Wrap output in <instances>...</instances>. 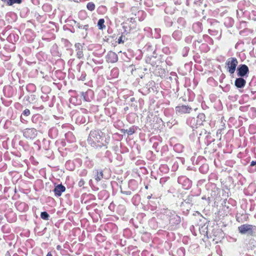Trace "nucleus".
I'll use <instances>...</instances> for the list:
<instances>
[{"label":"nucleus","instance_id":"nucleus-19","mask_svg":"<svg viewBox=\"0 0 256 256\" xmlns=\"http://www.w3.org/2000/svg\"><path fill=\"white\" fill-rule=\"evenodd\" d=\"M123 38V36H120L119 38L118 39V42L119 44H120V43H124V40H122Z\"/></svg>","mask_w":256,"mask_h":256},{"label":"nucleus","instance_id":"nucleus-20","mask_svg":"<svg viewBox=\"0 0 256 256\" xmlns=\"http://www.w3.org/2000/svg\"><path fill=\"white\" fill-rule=\"evenodd\" d=\"M256 161H252L251 162H250V166H256Z\"/></svg>","mask_w":256,"mask_h":256},{"label":"nucleus","instance_id":"nucleus-13","mask_svg":"<svg viewBox=\"0 0 256 256\" xmlns=\"http://www.w3.org/2000/svg\"><path fill=\"white\" fill-rule=\"evenodd\" d=\"M96 175L95 176V180L97 182H99L102 180L103 178V172L102 170L98 172V170H96Z\"/></svg>","mask_w":256,"mask_h":256},{"label":"nucleus","instance_id":"nucleus-6","mask_svg":"<svg viewBox=\"0 0 256 256\" xmlns=\"http://www.w3.org/2000/svg\"><path fill=\"white\" fill-rule=\"evenodd\" d=\"M118 56L117 54L113 52H110L106 56V60L108 63H114L118 61Z\"/></svg>","mask_w":256,"mask_h":256},{"label":"nucleus","instance_id":"nucleus-4","mask_svg":"<svg viewBox=\"0 0 256 256\" xmlns=\"http://www.w3.org/2000/svg\"><path fill=\"white\" fill-rule=\"evenodd\" d=\"M253 226L248 224H244L238 227L239 232L241 234H244L249 232L251 234L253 233Z\"/></svg>","mask_w":256,"mask_h":256},{"label":"nucleus","instance_id":"nucleus-27","mask_svg":"<svg viewBox=\"0 0 256 256\" xmlns=\"http://www.w3.org/2000/svg\"><path fill=\"white\" fill-rule=\"evenodd\" d=\"M148 188V186H146V189H147Z\"/></svg>","mask_w":256,"mask_h":256},{"label":"nucleus","instance_id":"nucleus-10","mask_svg":"<svg viewBox=\"0 0 256 256\" xmlns=\"http://www.w3.org/2000/svg\"><path fill=\"white\" fill-rule=\"evenodd\" d=\"M75 46L77 48L76 50H77L76 55L78 58L80 59L82 58L84 56L82 46L80 44L78 43L75 44Z\"/></svg>","mask_w":256,"mask_h":256},{"label":"nucleus","instance_id":"nucleus-3","mask_svg":"<svg viewBox=\"0 0 256 256\" xmlns=\"http://www.w3.org/2000/svg\"><path fill=\"white\" fill-rule=\"evenodd\" d=\"M192 111V108L188 106L182 105L176 107V112L178 115L190 114Z\"/></svg>","mask_w":256,"mask_h":256},{"label":"nucleus","instance_id":"nucleus-24","mask_svg":"<svg viewBox=\"0 0 256 256\" xmlns=\"http://www.w3.org/2000/svg\"><path fill=\"white\" fill-rule=\"evenodd\" d=\"M81 182V184H82V182H84V181H82V182H81V181H80V184Z\"/></svg>","mask_w":256,"mask_h":256},{"label":"nucleus","instance_id":"nucleus-21","mask_svg":"<svg viewBox=\"0 0 256 256\" xmlns=\"http://www.w3.org/2000/svg\"><path fill=\"white\" fill-rule=\"evenodd\" d=\"M46 256H52V255L50 252H49L47 254Z\"/></svg>","mask_w":256,"mask_h":256},{"label":"nucleus","instance_id":"nucleus-5","mask_svg":"<svg viewBox=\"0 0 256 256\" xmlns=\"http://www.w3.org/2000/svg\"><path fill=\"white\" fill-rule=\"evenodd\" d=\"M238 76L240 77H243L249 73L248 66L246 64H241L238 68Z\"/></svg>","mask_w":256,"mask_h":256},{"label":"nucleus","instance_id":"nucleus-25","mask_svg":"<svg viewBox=\"0 0 256 256\" xmlns=\"http://www.w3.org/2000/svg\"><path fill=\"white\" fill-rule=\"evenodd\" d=\"M81 182V184H82V182H84V181H82V182H81V181H80V184Z\"/></svg>","mask_w":256,"mask_h":256},{"label":"nucleus","instance_id":"nucleus-14","mask_svg":"<svg viewBox=\"0 0 256 256\" xmlns=\"http://www.w3.org/2000/svg\"><path fill=\"white\" fill-rule=\"evenodd\" d=\"M104 18H100L98 22V26L100 30H104L106 28V26L104 25Z\"/></svg>","mask_w":256,"mask_h":256},{"label":"nucleus","instance_id":"nucleus-15","mask_svg":"<svg viewBox=\"0 0 256 256\" xmlns=\"http://www.w3.org/2000/svg\"><path fill=\"white\" fill-rule=\"evenodd\" d=\"M136 128L134 126H132L128 129L124 130V132H126L128 135H132L136 132Z\"/></svg>","mask_w":256,"mask_h":256},{"label":"nucleus","instance_id":"nucleus-11","mask_svg":"<svg viewBox=\"0 0 256 256\" xmlns=\"http://www.w3.org/2000/svg\"><path fill=\"white\" fill-rule=\"evenodd\" d=\"M154 120H150L146 122V126L148 129V130L150 132L151 130H156V126H155L154 124Z\"/></svg>","mask_w":256,"mask_h":256},{"label":"nucleus","instance_id":"nucleus-12","mask_svg":"<svg viewBox=\"0 0 256 256\" xmlns=\"http://www.w3.org/2000/svg\"><path fill=\"white\" fill-rule=\"evenodd\" d=\"M2 2L6 4L8 6H12L14 4H20L22 0H1Z\"/></svg>","mask_w":256,"mask_h":256},{"label":"nucleus","instance_id":"nucleus-7","mask_svg":"<svg viewBox=\"0 0 256 256\" xmlns=\"http://www.w3.org/2000/svg\"><path fill=\"white\" fill-rule=\"evenodd\" d=\"M66 190V188L62 184H58L56 186L54 192V194L57 196H60L62 193Z\"/></svg>","mask_w":256,"mask_h":256},{"label":"nucleus","instance_id":"nucleus-17","mask_svg":"<svg viewBox=\"0 0 256 256\" xmlns=\"http://www.w3.org/2000/svg\"><path fill=\"white\" fill-rule=\"evenodd\" d=\"M40 217L44 220H48L50 217L49 214L46 212H42L40 214Z\"/></svg>","mask_w":256,"mask_h":256},{"label":"nucleus","instance_id":"nucleus-8","mask_svg":"<svg viewBox=\"0 0 256 256\" xmlns=\"http://www.w3.org/2000/svg\"><path fill=\"white\" fill-rule=\"evenodd\" d=\"M246 84V80L242 77L236 78L234 82V84L238 88H242Z\"/></svg>","mask_w":256,"mask_h":256},{"label":"nucleus","instance_id":"nucleus-26","mask_svg":"<svg viewBox=\"0 0 256 256\" xmlns=\"http://www.w3.org/2000/svg\"><path fill=\"white\" fill-rule=\"evenodd\" d=\"M150 64H151V65H152V66H154V64H153V63H151Z\"/></svg>","mask_w":256,"mask_h":256},{"label":"nucleus","instance_id":"nucleus-9","mask_svg":"<svg viewBox=\"0 0 256 256\" xmlns=\"http://www.w3.org/2000/svg\"><path fill=\"white\" fill-rule=\"evenodd\" d=\"M36 130L34 128H27L25 130L24 135L27 138H32L34 136Z\"/></svg>","mask_w":256,"mask_h":256},{"label":"nucleus","instance_id":"nucleus-1","mask_svg":"<svg viewBox=\"0 0 256 256\" xmlns=\"http://www.w3.org/2000/svg\"><path fill=\"white\" fill-rule=\"evenodd\" d=\"M105 135L100 130H90L87 139L88 144L92 147L97 148L105 146Z\"/></svg>","mask_w":256,"mask_h":256},{"label":"nucleus","instance_id":"nucleus-2","mask_svg":"<svg viewBox=\"0 0 256 256\" xmlns=\"http://www.w3.org/2000/svg\"><path fill=\"white\" fill-rule=\"evenodd\" d=\"M238 64V61L236 58L232 57L228 58L226 62V68L230 74H233Z\"/></svg>","mask_w":256,"mask_h":256},{"label":"nucleus","instance_id":"nucleus-22","mask_svg":"<svg viewBox=\"0 0 256 256\" xmlns=\"http://www.w3.org/2000/svg\"><path fill=\"white\" fill-rule=\"evenodd\" d=\"M152 196V194H150V196H148L147 197V198L150 200Z\"/></svg>","mask_w":256,"mask_h":256},{"label":"nucleus","instance_id":"nucleus-16","mask_svg":"<svg viewBox=\"0 0 256 256\" xmlns=\"http://www.w3.org/2000/svg\"><path fill=\"white\" fill-rule=\"evenodd\" d=\"M86 8L89 10L92 11L95 9L96 6L94 2H90L87 4Z\"/></svg>","mask_w":256,"mask_h":256},{"label":"nucleus","instance_id":"nucleus-18","mask_svg":"<svg viewBox=\"0 0 256 256\" xmlns=\"http://www.w3.org/2000/svg\"><path fill=\"white\" fill-rule=\"evenodd\" d=\"M22 114L25 116H28L30 114V110L28 109H26L24 110Z\"/></svg>","mask_w":256,"mask_h":256},{"label":"nucleus","instance_id":"nucleus-23","mask_svg":"<svg viewBox=\"0 0 256 256\" xmlns=\"http://www.w3.org/2000/svg\"><path fill=\"white\" fill-rule=\"evenodd\" d=\"M81 182V184H82V182H84V181H82V182H81V181H80V184Z\"/></svg>","mask_w":256,"mask_h":256}]
</instances>
